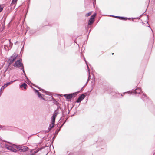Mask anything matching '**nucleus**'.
Here are the masks:
<instances>
[{"mask_svg":"<svg viewBox=\"0 0 155 155\" xmlns=\"http://www.w3.org/2000/svg\"><path fill=\"white\" fill-rule=\"evenodd\" d=\"M5 147L13 152H17V146L15 145L12 144H6L5 145Z\"/></svg>","mask_w":155,"mask_h":155,"instance_id":"obj_1","label":"nucleus"},{"mask_svg":"<svg viewBox=\"0 0 155 155\" xmlns=\"http://www.w3.org/2000/svg\"><path fill=\"white\" fill-rule=\"evenodd\" d=\"M13 65L15 67H18L19 68L21 69L22 70V71L25 74L23 64L19 60H17L14 64Z\"/></svg>","mask_w":155,"mask_h":155,"instance_id":"obj_2","label":"nucleus"},{"mask_svg":"<svg viewBox=\"0 0 155 155\" xmlns=\"http://www.w3.org/2000/svg\"><path fill=\"white\" fill-rule=\"evenodd\" d=\"M17 56V54L14 53L10 57L8 61V62L9 65L12 64L14 62Z\"/></svg>","mask_w":155,"mask_h":155,"instance_id":"obj_3","label":"nucleus"},{"mask_svg":"<svg viewBox=\"0 0 155 155\" xmlns=\"http://www.w3.org/2000/svg\"><path fill=\"white\" fill-rule=\"evenodd\" d=\"M28 148L22 145L17 146V150L20 152H25L27 150Z\"/></svg>","mask_w":155,"mask_h":155,"instance_id":"obj_4","label":"nucleus"},{"mask_svg":"<svg viewBox=\"0 0 155 155\" xmlns=\"http://www.w3.org/2000/svg\"><path fill=\"white\" fill-rule=\"evenodd\" d=\"M41 150V148H36L33 149L30 151V153L29 154L26 155H34L35 154Z\"/></svg>","mask_w":155,"mask_h":155,"instance_id":"obj_5","label":"nucleus"},{"mask_svg":"<svg viewBox=\"0 0 155 155\" xmlns=\"http://www.w3.org/2000/svg\"><path fill=\"white\" fill-rule=\"evenodd\" d=\"M96 15V14H94L92 15L90 18L89 21L88 25H90L92 24L94 21V18Z\"/></svg>","mask_w":155,"mask_h":155,"instance_id":"obj_6","label":"nucleus"},{"mask_svg":"<svg viewBox=\"0 0 155 155\" xmlns=\"http://www.w3.org/2000/svg\"><path fill=\"white\" fill-rule=\"evenodd\" d=\"M58 114V112L56 111H55L52 117V121L53 122V123H55V118Z\"/></svg>","mask_w":155,"mask_h":155,"instance_id":"obj_7","label":"nucleus"},{"mask_svg":"<svg viewBox=\"0 0 155 155\" xmlns=\"http://www.w3.org/2000/svg\"><path fill=\"white\" fill-rule=\"evenodd\" d=\"M85 95L84 94H82L81 96H80L78 99V100L76 101V102L78 103L80 102L81 101L84 99L85 97Z\"/></svg>","mask_w":155,"mask_h":155,"instance_id":"obj_8","label":"nucleus"},{"mask_svg":"<svg viewBox=\"0 0 155 155\" xmlns=\"http://www.w3.org/2000/svg\"><path fill=\"white\" fill-rule=\"evenodd\" d=\"M74 95V94H65L64 95V96L67 99H69L72 98Z\"/></svg>","mask_w":155,"mask_h":155,"instance_id":"obj_9","label":"nucleus"},{"mask_svg":"<svg viewBox=\"0 0 155 155\" xmlns=\"http://www.w3.org/2000/svg\"><path fill=\"white\" fill-rule=\"evenodd\" d=\"M133 93L135 94H140L141 93V89L140 88H137L136 90L133 91Z\"/></svg>","mask_w":155,"mask_h":155,"instance_id":"obj_10","label":"nucleus"},{"mask_svg":"<svg viewBox=\"0 0 155 155\" xmlns=\"http://www.w3.org/2000/svg\"><path fill=\"white\" fill-rule=\"evenodd\" d=\"M34 90H35V93H37L38 94V97L40 98H41V99H43V100H44V99L43 98V97H42L41 95V94L38 91V90H36V89H34Z\"/></svg>","mask_w":155,"mask_h":155,"instance_id":"obj_11","label":"nucleus"},{"mask_svg":"<svg viewBox=\"0 0 155 155\" xmlns=\"http://www.w3.org/2000/svg\"><path fill=\"white\" fill-rule=\"evenodd\" d=\"M54 123H53V122L52 121L51 124H50L48 128L49 131L51 129L54 127Z\"/></svg>","mask_w":155,"mask_h":155,"instance_id":"obj_12","label":"nucleus"},{"mask_svg":"<svg viewBox=\"0 0 155 155\" xmlns=\"http://www.w3.org/2000/svg\"><path fill=\"white\" fill-rule=\"evenodd\" d=\"M17 80H15L14 81H10V82L6 83V84H5V85L7 87V86L10 85L12 83L14 82L15 81H16Z\"/></svg>","mask_w":155,"mask_h":155,"instance_id":"obj_13","label":"nucleus"},{"mask_svg":"<svg viewBox=\"0 0 155 155\" xmlns=\"http://www.w3.org/2000/svg\"><path fill=\"white\" fill-rule=\"evenodd\" d=\"M27 86V84L24 83L20 85V87L22 88V87H23L24 89H25L26 88Z\"/></svg>","mask_w":155,"mask_h":155,"instance_id":"obj_14","label":"nucleus"},{"mask_svg":"<svg viewBox=\"0 0 155 155\" xmlns=\"http://www.w3.org/2000/svg\"><path fill=\"white\" fill-rule=\"evenodd\" d=\"M113 17H114L116 18H119L120 19H121L122 20H125L126 18L123 17H120L119 16H112Z\"/></svg>","mask_w":155,"mask_h":155,"instance_id":"obj_15","label":"nucleus"},{"mask_svg":"<svg viewBox=\"0 0 155 155\" xmlns=\"http://www.w3.org/2000/svg\"><path fill=\"white\" fill-rule=\"evenodd\" d=\"M17 0H12V4H15L16 3Z\"/></svg>","mask_w":155,"mask_h":155,"instance_id":"obj_16","label":"nucleus"},{"mask_svg":"<svg viewBox=\"0 0 155 155\" xmlns=\"http://www.w3.org/2000/svg\"><path fill=\"white\" fill-rule=\"evenodd\" d=\"M92 13V12H89L88 13L86 14L85 15L86 16V17H88Z\"/></svg>","mask_w":155,"mask_h":155,"instance_id":"obj_17","label":"nucleus"},{"mask_svg":"<svg viewBox=\"0 0 155 155\" xmlns=\"http://www.w3.org/2000/svg\"><path fill=\"white\" fill-rule=\"evenodd\" d=\"M6 87V86L5 84L3 86H2L0 90L1 91L2 90H3Z\"/></svg>","mask_w":155,"mask_h":155,"instance_id":"obj_18","label":"nucleus"},{"mask_svg":"<svg viewBox=\"0 0 155 155\" xmlns=\"http://www.w3.org/2000/svg\"><path fill=\"white\" fill-rule=\"evenodd\" d=\"M3 9V6L2 5H0V12H2Z\"/></svg>","mask_w":155,"mask_h":155,"instance_id":"obj_19","label":"nucleus"},{"mask_svg":"<svg viewBox=\"0 0 155 155\" xmlns=\"http://www.w3.org/2000/svg\"><path fill=\"white\" fill-rule=\"evenodd\" d=\"M8 42L9 43V44H10L9 46L10 47H11L12 46V44L11 43V42L10 41V40H8Z\"/></svg>","mask_w":155,"mask_h":155,"instance_id":"obj_20","label":"nucleus"},{"mask_svg":"<svg viewBox=\"0 0 155 155\" xmlns=\"http://www.w3.org/2000/svg\"><path fill=\"white\" fill-rule=\"evenodd\" d=\"M87 68H88V70L89 71V68L88 66V65L87 64Z\"/></svg>","mask_w":155,"mask_h":155,"instance_id":"obj_21","label":"nucleus"},{"mask_svg":"<svg viewBox=\"0 0 155 155\" xmlns=\"http://www.w3.org/2000/svg\"><path fill=\"white\" fill-rule=\"evenodd\" d=\"M2 92H0V96H1V94H2Z\"/></svg>","mask_w":155,"mask_h":155,"instance_id":"obj_22","label":"nucleus"},{"mask_svg":"<svg viewBox=\"0 0 155 155\" xmlns=\"http://www.w3.org/2000/svg\"><path fill=\"white\" fill-rule=\"evenodd\" d=\"M2 128V126L0 125V128Z\"/></svg>","mask_w":155,"mask_h":155,"instance_id":"obj_23","label":"nucleus"},{"mask_svg":"<svg viewBox=\"0 0 155 155\" xmlns=\"http://www.w3.org/2000/svg\"><path fill=\"white\" fill-rule=\"evenodd\" d=\"M58 132H57L56 131L55 133H56L57 134L58 132Z\"/></svg>","mask_w":155,"mask_h":155,"instance_id":"obj_24","label":"nucleus"},{"mask_svg":"<svg viewBox=\"0 0 155 155\" xmlns=\"http://www.w3.org/2000/svg\"><path fill=\"white\" fill-rule=\"evenodd\" d=\"M142 98L144 100H145V99H144V98L143 97H142Z\"/></svg>","mask_w":155,"mask_h":155,"instance_id":"obj_25","label":"nucleus"},{"mask_svg":"<svg viewBox=\"0 0 155 155\" xmlns=\"http://www.w3.org/2000/svg\"><path fill=\"white\" fill-rule=\"evenodd\" d=\"M143 96L144 97H146V96L145 95H143Z\"/></svg>","mask_w":155,"mask_h":155,"instance_id":"obj_26","label":"nucleus"},{"mask_svg":"<svg viewBox=\"0 0 155 155\" xmlns=\"http://www.w3.org/2000/svg\"><path fill=\"white\" fill-rule=\"evenodd\" d=\"M90 75H89V78H90Z\"/></svg>","mask_w":155,"mask_h":155,"instance_id":"obj_27","label":"nucleus"}]
</instances>
